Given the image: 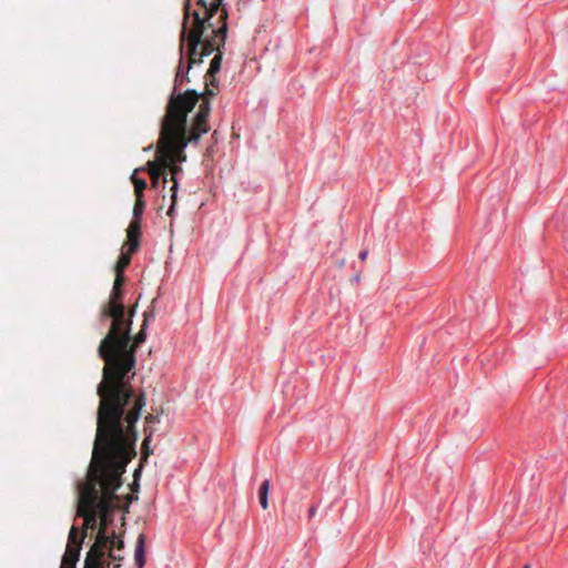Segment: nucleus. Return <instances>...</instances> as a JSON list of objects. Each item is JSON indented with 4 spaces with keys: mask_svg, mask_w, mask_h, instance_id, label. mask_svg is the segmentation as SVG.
I'll list each match as a JSON object with an SVG mask.
<instances>
[{
    "mask_svg": "<svg viewBox=\"0 0 568 568\" xmlns=\"http://www.w3.org/2000/svg\"><path fill=\"white\" fill-rule=\"evenodd\" d=\"M148 315L141 329L131 336L132 322L120 321L118 329L109 325L108 333L101 339L98 355L103 361L102 379L98 384L100 398L97 410V426L124 432H136L135 424L146 405L144 392L136 393L131 381L135 376V353L146 338Z\"/></svg>",
    "mask_w": 568,
    "mask_h": 568,
    "instance_id": "1",
    "label": "nucleus"
},
{
    "mask_svg": "<svg viewBox=\"0 0 568 568\" xmlns=\"http://www.w3.org/2000/svg\"><path fill=\"white\" fill-rule=\"evenodd\" d=\"M136 432H124L97 426L95 448H99V458H106L105 471L99 483L98 527L95 538L87 552L84 564L110 568L106 558L122 561L124 556V540L122 535L110 531L112 514L119 508L116 489L122 485V474L126 465L135 457Z\"/></svg>",
    "mask_w": 568,
    "mask_h": 568,
    "instance_id": "2",
    "label": "nucleus"
},
{
    "mask_svg": "<svg viewBox=\"0 0 568 568\" xmlns=\"http://www.w3.org/2000/svg\"><path fill=\"white\" fill-rule=\"evenodd\" d=\"M199 95L194 91L173 95L168 102L165 114L161 120L160 135L155 150V159L146 163L151 176V185L158 187L162 179L168 182V165L174 161H186L185 148L197 143L200 138L210 131V105L204 101L197 113L187 124V115L195 108Z\"/></svg>",
    "mask_w": 568,
    "mask_h": 568,
    "instance_id": "3",
    "label": "nucleus"
},
{
    "mask_svg": "<svg viewBox=\"0 0 568 568\" xmlns=\"http://www.w3.org/2000/svg\"><path fill=\"white\" fill-rule=\"evenodd\" d=\"M199 4L203 9V16L199 11H191L190 0H186L184 4V19L180 36L181 58L174 79V91L170 98L179 95L175 91L189 81L187 73L192 65L201 63L204 57L212 54L217 45H224L226 40L229 14L223 7V0H214L209 6L204 0H199ZM193 91L199 95L197 101L202 98L197 110L204 101L210 102L209 98L215 95V92L207 87L203 94ZM209 105L211 106V103Z\"/></svg>",
    "mask_w": 568,
    "mask_h": 568,
    "instance_id": "4",
    "label": "nucleus"
},
{
    "mask_svg": "<svg viewBox=\"0 0 568 568\" xmlns=\"http://www.w3.org/2000/svg\"><path fill=\"white\" fill-rule=\"evenodd\" d=\"M106 458H99V448L93 443L92 459L88 469L85 483L79 486L77 516L83 518L81 528L72 525L77 529L75 542L82 546L89 530H95L98 527V507H99V483L101 475L105 471Z\"/></svg>",
    "mask_w": 568,
    "mask_h": 568,
    "instance_id": "5",
    "label": "nucleus"
},
{
    "mask_svg": "<svg viewBox=\"0 0 568 568\" xmlns=\"http://www.w3.org/2000/svg\"><path fill=\"white\" fill-rule=\"evenodd\" d=\"M125 318V306L123 303V288L112 287L106 303L101 306L99 320L101 323L110 321L113 332L118 329L120 321Z\"/></svg>",
    "mask_w": 568,
    "mask_h": 568,
    "instance_id": "6",
    "label": "nucleus"
},
{
    "mask_svg": "<svg viewBox=\"0 0 568 568\" xmlns=\"http://www.w3.org/2000/svg\"><path fill=\"white\" fill-rule=\"evenodd\" d=\"M77 529L70 528L68 544L61 560L60 568H77L82 546L75 542Z\"/></svg>",
    "mask_w": 568,
    "mask_h": 568,
    "instance_id": "7",
    "label": "nucleus"
},
{
    "mask_svg": "<svg viewBox=\"0 0 568 568\" xmlns=\"http://www.w3.org/2000/svg\"><path fill=\"white\" fill-rule=\"evenodd\" d=\"M140 239L141 222L136 220H131L129 227L126 230V242L123 246L130 248L131 252H136L140 247Z\"/></svg>",
    "mask_w": 568,
    "mask_h": 568,
    "instance_id": "8",
    "label": "nucleus"
},
{
    "mask_svg": "<svg viewBox=\"0 0 568 568\" xmlns=\"http://www.w3.org/2000/svg\"><path fill=\"white\" fill-rule=\"evenodd\" d=\"M183 161H174L173 163H171L170 165H168V170H170V173H171V181L173 182L172 186H171V206L168 211V214L171 215L173 210H174V205H175V202H176V192H178V175L182 172V168L179 165L180 163H182Z\"/></svg>",
    "mask_w": 568,
    "mask_h": 568,
    "instance_id": "9",
    "label": "nucleus"
},
{
    "mask_svg": "<svg viewBox=\"0 0 568 568\" xmlns=\"http://www.w3.org/2000/svg\"><path fill=\"white\" fill-rule=\"evenodd\" d=\"M145 542L146 537L144 534L138 536L134 549V561L136 568H143L145 565Z\"/></svg>",
    "mask_w": 568,
    "mask_h": 568,
    "instance_id": "10",
    "label": "nucleus"
},
{
    "mask_svg": "<svg viewBox=\"0 0 568 568\" xmlns=\"http://www.w3.org/2000/svg\"><path fill=\"white\" fill-rule=\"evenodd\" d=\"M135 252H131L130 248L122 247L121 255L115 264V273H123L124 270L131 262L132 254Z\"/></svg>",
    "mask_w": 568,
    "mask_h": 568,
    "instance_id": "11",
    "label": "nucleus"
},
{
    "mask_svg": "<svg viewBox=\"0 0 568 568\" xmlns=\"http://www.w3.org/2000/svg\"><path fill=\"white\" fill-rule=\"evenodd\" d=\"M221 47L222 45H217V48L214 50V51H216V54L214 55V58L212 59V61L210 63V68L207 70L206 77L214 78L215 74L217 72H220V70H221V63H222Z\"/></svg>",
    "mask_w": 568,
    "mask_h": 568,
    "instance_id": "12",
    "label": "nucleus"
},
{
    "mask_svg": "<svg viewBox=\"0 0 568 568\" xmlns=\"http://www.w3.org/2000/svg\"><path fill=\"white\" fill-rule=\"evenodd\" d=\"M145 438L142 443L143 458H148L153 452L150 448L151 437L153 436L154 429L149 426L145 427Z\"/></svg>",
    "mask_w": 568,
    "mask_h": 568,
    "instance_id": "13",
    "label": "nucleus"
},
{
    "mask_svg": "<svg viewBox=\"0 0 568 568\" xmlns=\"http://www.w3.org/2000/svg\"><path fill=\"white\" fill-rule=\"evenodd\" d=\"M131 181L134 184L135 197H143V191L146 189V182L143 179L136 178L135 172L131 175Z\"/></svg>",
    "mask_w": 568,
    "mask_h": 568,
    "instance_id": "14",
    "label": "nucleus"
},
{
    "mask_svg": "<svg viewBox=\"0 0 568 568\" xmlns=\"http://www.w3.org/2000/svg\"><path fill=\"white\" fill-rule=\"evenodd\" d=\"M144 207H145V202H144L143 197H135L132 220H136V221L141 222V217H142Z\"/></svg>",
    "mask_w": 568,
    "mask_h": 568,
    "instance_id": "15",
    "label": "nucleus"
},
{
    "mask_svg": "<svg viewBox=\"0 0 568 568\" xmlns=\"http://www.w3.org/2000/svg\"><path fill=\"white\" fill-rule=\"evenodd\" d=\"M124 284L123 273H115V280L113 283V287L122 288Z\"/></svg>",
    "mask_w": 568,
    "mask_h": 568,
    "instance_id": "16",
    "label": "nucleus"
},
{
    "mask_svg": "<svg viewBox=\"0 0 568 568\" xmlns=\"http://www.w3.org/2000/svg\"><path fill=\"white\" fill-rule=\"evenodd\" d=\"M260 504L263 509L268 507V494H258Z\"/></svg>",
    "mask_w": 568,
    "mask_h": 568,
    "instance_id": "17",
    "label": "nucleus"
},
{
    "mask_svg": "<svg viewBox=\"0 0 568 568\" xmlns=\"http://www.w3.org/2000/svg\"><path fill=\"white\" fill-rule=\"evenodd\" d=\"M270 487H271V483L268 479H265L261 486H260V489H258V494H268V490H270Z\"/></svg>",
    "mask_w": 568,
    "mask_h": 568,
    "instance_id": "18",
    "label": "nucleus"
},
{
    "mask_svg": "<svg viewBox=\"0 0 568 568\" xmlns=\"http://www.w3.org/2000/svg\"><path fill=\"white\" fill-rule=\"evenodd\" d=\"M159 422H160V418L156 415L149 414L145 416V424H148V425H152V424H155Z\"/></svg>",
    "mask_w": 568,
    "mask_h": 568,
    "instance_id": "19",
    "label": "nucleus"
},
{
    "mask_svg": "<svg viewBox=\"0 0 568 568\" xmlns=\"http://www.w3.org/2000/svg\"><path fill=\"white\" fill-rule=\"evenodd\" d=\"M136 305L131 307L128 312L125 311V318L133 320V316L135 314Z\"/></svg>",
    "mask_w": 568,
    "mask_h": 568,
    "instance_id": "20",
    "label": "nucleus"
},
{
    "mask_svg": "<svg viewBox=\"0 0 568 568\" xmlns=\"http://www.w3.org/2000/svg\"><path fill=\"white\" fill-rule=\"evenodd\" d=\"M204 2L206 6H209V4H212L214 2V0H211L210 2L204 0ZM196 4L199 6V9H196L195 11H199L203 16V9H202L201 4H199V0L196 1Z\"/></svg>",
    "mask_w": 568,
    "mask_h": 568,
    "instance_id": "21",
    "label": "nucleus"
},
{
    "mask_svg": "<svg viewBox=\"0 0 568 568\" xmlns=\"http://www.w3.org/2000/svg\"><path fill=\"white\" fill-rule=\"evenodd\" d=\"M367 255H368V251L367 250L361 251V253H359L361 261L364 262L367 258Z\"/></svg>",
    "mask_w": 568,
    "mask_h": 568,
    "instance_id": "22",
    "label": "nucleus"
},
{
    "mask_svg": "<svg viewBox=\"0 0 568 568\" xmlns=\"http://www.w3.org/2000/svg\"><path fill=\"white\" fill-rule=\"evenodd\" d=\"M121 567V561H115V564L112 566V568H120Z\"/></svg>",
    "mask_w": 568,
    "mask_h": 568,
    "instance_id": "23",
    "label": "nucleus"
},
{
    "mask_svg": "<svg viewBox=\"0 0 568 568\" xmlns=\"http://www.w3.org/2000/svg\"><path fill=\"white\" fill-rule=\"evenodd\" d=\"M314 513H315V508H314V507H312V508L310 509V515L312 516V515H314Z\"/></svg>",
    "mask_w": 568,
    "mask_h": 568,
    "instance_id": "24",
    "label": "nucleus"
},
{
    "mask_svg": "<svg viewBox=\"0 0 568 568\" xmlns=\"http://www.w3.org/2000/svg\"><path fill=\"white\" fill-rule=\"evenodd\" d=\"M524 568H530V566H529V565H526Z\"/></svg>",
    "mask_w": 568,
    "mask_h": 568,
    "instance_id": "25",
    "label": "nucleus"
}]
</instances>
